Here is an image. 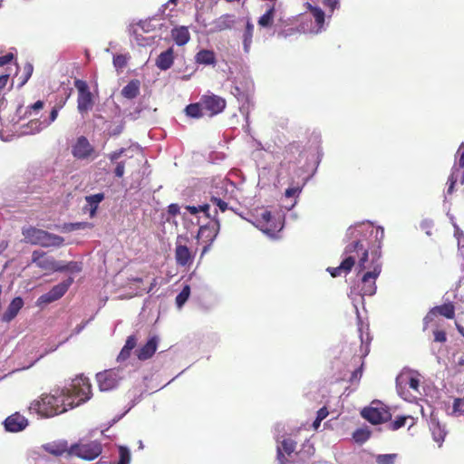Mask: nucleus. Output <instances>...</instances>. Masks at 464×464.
Masks as SVG:
<instances>
[{"instance_id": "obj_64", "label": "nucleus", "mask_w": 464, "mask_h": 464, "mask_svg": "<svg viewBox=\"0 0 464 464\" xmlns=\"http://www.w3.org/2000/svg\"><path fill=\"white\" fill-rule=\"evenodd\" d=\"M209 205L208 204H205V205H202V206H199L198 207V209L200 212H204L206 213L208 216H209L208 214V210H209Z\"/></svg>"}, {"instance_id": "obj_46", "label": "nucleus", "mask_w": 464, "mask_h": 464, "mask_svg": "<svg viewBox=\"0 0 464 464\" xmlns=\"http://www.w3.org/2000/svg\"><path fill=\"white\" fill-rule=\"evenodd\" d=\"M453 411L459 414L464 413V399L457 398L454 400Z\"/></svg>"}, {"instance_id": "obj_7", "label": "nucleus", "mask_w": 464, "mask_h": 464, "mask_svg": "<svg viewBox=\"0 0 464 464\" xmlns=\"http://www.w3.org/2000/svg\"><path fill=\"white\" fill-rule=\"evenodd\" d=\"M72 154L76 160H93L97 157L94 147L90 143L85 136L77 138L72 147Z\"/></svg>"}, {"instance_id": "obj_44", "label": "nucleus", "mask_w": 464, "mask_h": 464, "mask_svg": "<svg viewBox=\"0 0 464 464\" xmlns=\"http://www.w3.org/2000/svg\"><path fill=\"white\" fill-rule=\"evenodd\" d=\"M60 267H65V268L59 270V272H63V271L79 272L82 270V267L79 266V264L77 262H69L65 265H62L60 263Z\"/></svg>"}, {"instance_id": "obj_57", "label": "nucleus", "mask_w": 464, "mask_h": 464, "mask_svg": "<svg viewBox=\"0 0 464 464\" xmlns=\"http://www.w3.org/2000/svg\"><path fill=\"white\" fill-rule=\"evenodd\" d=\"M329 414L327 408L324 406L317 411L316 419L319 420H324Z\"/></svg>"}, {"instance_id": "obj_54", "label": "nucleus", "mask_w": 464, "mask_h": 464, "mask_svg": "<svg viewBox=\"0 0 464 464\" xmlns=\"http://www.w3.org/2000/svg\"><path fill=\"white\" fill-rule=\"evenodd\" d=\"M285 152L286 153L301 152L300 145L296 142L290 143L285 148Z\"/></svg>"}, {"instance_id": "obj_28", "label": "nucleus", "mask_w": 464, "mask_h": 464, "mask_svg": "<svg viewBox=\"0 0 464 464\" xmlns=\"http://www.w3.org/2000/svg\"><path fill=\"white\" fill-rule=\"evenodd\" d=\"M254 35V24L248 20L243 34V48L245 53H249Z\"/></svg>"}, {"instance_id": "obj_1", "label": "nucleus", "mask_w": 464, "mask_h": 464, "mask_svg": "<svg viewBox=\"0 0 464 464\" xmlns=\"http://www.w3.org/2000/svg\"><path fill=\"white\" fill-rule=\"evenodd\" d=\"M91 397L90 380L81 374L72 380L69 387L57 388L49 393H43L39 399L30 403L28 409L43 418H52L86 402Z\"/></svg>"}, {"instance_id": "obj_63", "label": "nucleus", "mask_w": 464, "mask_h": 464, "mask_svg": "<svg viewBox=\"0 0 464 464\" xmlns=\"http://www.w3.org/2000/svg\"><path fill=\"white\" fill-rule=\"evenodd\" d=\"M207 232H210V229L208 228V227H207V226L200 227L199 231H198V236L204 237Z\"/></svg>"}, {"instance_id": "obj_19", "label": "nucleus", "mask_w": 464, "mask_h": 464, "mask_svg": "<svg viewBox=\"0 0 464 464\" xmlns=\"http://www.w3.org/2000/svg\"><path fill=\"white\" fill-rule=\"evenodd\" d=\"M24 306V300L22 297H14L9 304L6 311L2 316V321L5 323L11 322L19 313Z\"/></svg>"}, {"instance_id": "obj_20", "label": "nucleus", "mask_w": 464, "mask_h": 464, "mask_svg": "<svg viewBox=\"0 0 464 464\" xmlns=\"http://www.w3.org/2000/svg\"><path fill=\"white\" fill-rule=\"evenodd\" d=\"M170 35L175 44L179 46L185 45L190 40L188 28L183 25L174 27L170 32Z\"/></svg>"}, {"instance_id": "obj_18", "label": "nucleus", "mask_w": 464, "mask_h": 464, "mask_svg": "<svg viewBox=\"0 0 464 464\" xmlns=\"http://www.w3.org/2000/svg\"><path fill=\"white\" fill-rule=\"evenodd\" d=\"M158 337L152 336L140 348L135 351L136 356L140 361H146L153 356L158 347Z\"/></svg>"}, {"instance_id": "obj_13", "label": "nucleus", "mask_w": 464, "mask_h": 464, "mask_svg": "<svg viewBox=\"0 0 464 464\" xmlns=\"http://www.w3.org/2000/svg\"><path fill=\"white\" fill-rule=\"evenodd\" d=\"M200 99L202 107L209 116H215L221 113L227 105L224 98L215 94L203 95Z\"/></svg>"}, {"instance_id": "obj_29", "label": "nucleus", "mask_w": 464, "mask_h": 464, "mask_svg": "<svg viewBox=\"0 0 464 464\" xmlns=\"http://www.w3.org/2000/svg\"><path fill=\"white\" fill-rule=\"evenodd\" d=\"M430 429L431 430L433 440L440 445L446 436L444 428L440 424L438 420H431Z\"/></svg>"}, {"instance_id": "obj_53", "label": "nucleus", "mask_w": 464, "mask_h": 464, "mask_svg": "<svg viewBox=\"0 0 464 464\" xmlns=\"http://www.w3.org/2000/svg\"><path fill=\"white\" fill-rule=\"evenodd\" d=\"M179 206L176 203H172L170 205H169L168 207V213L172 216V217H175L177 216L178 214H179Z\"/></svg>"}, {"instance_id": "obj_3", "label": "nucleus", "mask_w": 464, "mask_h": 464, "mask_svg": "<svg viewBox=\"0 0 464 464\" xmlns=\"http://www.w3.org/2000/svg\"><path fill=\"white\" fill-rule=\"evenodd\" d=\"M22 234L26 242L32 245H39L44 247L60 246L64 241L63 237L58 235L49 233L34 227L23 228Z\"/></svg>"}, {"instance_id": "obj_11", "label": "nucleus", "mask_w": 464, "mask_h": 464, "mask_svg": "<svg viewBox=\"0 0 464 464\" xmlns=\"http://www.w3.org/2000/svg\"><path fill=\"white\" fill-rule=\"evenodd\" d=\"M32 263L48 273L59 272V270L65 268L60 267V262H57L53 257L48 256L46 253L39 250H34L33 252Z\"/></svg>"}, {"instance_id": "obj_32", "label": "nucleus", "mask_w": 464, "mask_h": 464, "mask_svg": "<svg viewBox=\"0 0 464 464\" xmlns=\"http://www.w3.org/2000/svg\"><path fill=\"white\" fill-rule=\"evenodd\" d=\"M204 108L201 105V101L196 103H190L185 108L186 114L190 118L199 119L204 116Z\"/></svg>"}, {"instance_id": "obj_56", "label": "nucleus", "mask_w": 464, "mask_h": 464, "mask_svg": "<svg viewBox=\"0 0 464 464\" xmlns=\"http://www.w3.org/2000/svg\"><path fill=\"white\" fill-rule=\"evenodd\" d=\"M301 189L299 188H288L285 189V195L286 198H292L300 193Z\"/></svg>"}, {"instance_id": "obj_22", "label": "nucleus", "mask_w": 464, "mask_h": 464, "mask_svg": "<svg viewBox=\"0 0 464 464\" xmlns=\"http://www.w3.org/2000/svg\"><path fill=\"white\" fill-rule=\"evenodd\" d=\"M234 24L233 15L231 14H223L213 21L212 23V31L213 32H222L227 29H230Z\"/></svg>"}, {"instance_id": "obj_15", "label": "nucleus", "mask_w": 464, "mask_h": 464, "mask_svg": "<svg viewBox=\"0 0 464 464\" xmlns=\"http://www.w3.org/2000/svg\"><path fill=\"white\" fill-rule=\"evenodd\" d=\"M28 424V420L18 411L8 416L4 421L5 430L14 433L24 430Z\"/></svg>"}, {"instance_id": "obj_55", "label": "nucleus", "mask_w": 464, "mask_h": 464, "mask_svg": "<svg viewBox=\"0 0 464 464\" xmlns=\"http://www.w3.org/2000/svg\"><path fill=\"white\" fill-rule=\"evenodd\" d=\"M14 59V54L12 53H6L3 56H0V67L4 66Z\"/></svg>"}, {"instance_id": "obj_24", "label": "nucleus", "mask_w": 464, "mask_h": 464, "mask_svg": "<svg viewBox=\"0 0 464 464\" xmlns=\"http://www.w3.org/2000/svg\"><path fill=\"white\" fill-rule=\"evenodd\" d=\"M195 61L198 64L215 65L217 63L216 54L211 50L203 49L197 53Z\"/></svg>"}, {"instance_id": "obj_41", "label": "nucleus", "mask_w": 464, "mask_h": 464, "mask_svg": "<svg viewBox=\"0 0 464 464\" xmlns=\"http://www.w3.org/2000/svg\"><path fill=\"white\" fill-rule=\"evenodd\" d=\"M113 65L116 69H123L127 65V57L123 54L114 55Z\"/></svg>"}, {"instance_id": "obj_8", "label": "nucleus", "mask_w": 464, "mask_h": 464, "mask_svg": "<svg viewBox=\"0 0 464 464\" xmlns=\"http://www.w3.org/2000/svg\"><path fill=\"white\" fill-rule=\"evenodd\" d=\"M96 380L101 391H110L119 385L121 376L120 369H109L96 374Z\"/></svg>"}, {"instance_id": "obj_17", "label": "nucleus", "mask_w": 464, "mask_h": 464, "mask_svg": "<svg viewBox=\"0 0 464 464\" xmlns=\"http://www.w3.org/2000/svg\"><path fill=\"white\" fill-rule=\"evenodd\" d=\"M195 255L186 246L177 244L175 248V259L179 266H190L193 264Z\"/></svg>"}, {"instance_id": "obj_43", "label": "nucleus", "mask_w": 464, "mask_h": 464, "mask_svg": "<svg viewBox=\"0 0 464 464\" xmlns=\"http://www.w3.org/2000/svg\"><path fill=\"white\" fill-rule=\"evenodd\" d=\"M210 202L217 206L221 212H225L228 208L227 203L219 198L211 197Z\"/></svg>"}, {"instance_id": "obj_35", "label": "nucleus", "mask_w": 464, "mask_h": 464, "mask_svg": "<svg viewBox=\"0 0 464 464\" xmlns=\"http://www.w3.org/2000/svg\"><path fill=\"white\" fill-rule=\"evenodd\" d=\"M408 420H413L411 416H398L394 420L391 421L388 429L391 430H397L406 425Z\"/></svg>"}, {"instance_id": "obj_23", "label": "nucleus", "mask_w": 464, "mask_h": 464, "mask_svg": "<svg viewBox=\"0 0 464 464\" xmlns=\"http://www.w3.org/2000/svg\"><path fill=\"white\" fill-rule=\"evenodd\" d=\"M137 342H138V338L136 337V335H130L127 338L124 346L121 350V352H120V353H119V355L117 357V361L118 362H124L128 358H130L131 351L137 345Z\"/></svg>"}, {"instance_id": "obj_5", "label": "nucleus", "mask_w": 464, "mask_h": 464, "mask_svg": "<svg viewBox=\"0 0 464 464\" xmlns=\"http://www.w3.org/2000/svg\"><path fill=\"white\" fill-rule=\"evenodd\" d=\"M102 447L98 441L85 444L74 443L71 446V455L84 460H93L102 454Z\"/></svg>"}, {"instance_id": "obj_21", "label": "nucleus", "mask_w": 464, "mask_h": 464, "mask_svg": "<svg viewBox=\"0 0 464 464\" xmlns=\"http://www.w3.org/2000/svg\"><path fill=\"white\" fill-rule=\"evenodd\" d=\"M174 58V50L169 47L157 57L156 66L162 71H166L173 65Z\"/></svg>"}, {"instance_id": "obj_6", "label": "nucleus", "mask_w": 464, "mask_h": 464, "mask_svg": "<svg viewBox=\"0 0 464 464\" xmlns=\"http://www.w3.org/2000/svg\"><path fill=\"white\" fill-rule=\"evenodd\" d=\"M372 256H376V252L372 251ZM371 271L366 272L362 277V292L363 295H373L376 292V284L375 280L380 276L382 271L381 264L377 263L375 258L373 257L371 265Z\"/></svg>"}, {"instance_id": "obj_26", "label": "nucleus", "mask_w": 464, "mask_h": 464, "mask_svg": "<svg viewBox=\"0 0 464 464\" xmlns=\"http://www.w3.org/2000/svg\"><path fill=\"white\" fill-rule=\"evenodd\" d=\"M352 260L349 258H343L341 264L336 267H328L327 271L333 277L342 276V274L347 275L351 270Z\"/></svg>"}, {"instance_id": "obj_61", "label": "nucleus", "mask_w": 464, "mask_h": 464, "mask_svg": "<svg viewBox=\"0 0 464 464\" xmlns=\"http://www.w3.org/2000/svg\"><path fill=\"white\" fill-rule=\"evenodd\" d=\"M122 130H123V125L121 124V125H118L110 134L112 136H116V135H119L120 133H121Z\"/></svg>"}, {"instance_id": "obj_39", "label": "nucleus", "mask_w": 464, "mask_h": 464, "mask_svg": "<svg viewBox=\"0 0 464 464\" xmlns=\"http://www.w3.org/2000/svg\"><path fill=\"white\" fill-rule=\"evenodd\" d=\"M397 454H382L376 457L378 464H394Z\"/></svg>"}, {"instance_id": "obj_12", "label": "nucleus", "mask_w": 464, "mask_h": 464, "mask_svg": "<svg viewBox=\"0 0 464 464\" xmlns=\"http://www.w3.org/2000/svg\"><path fill=\"white\" fill-rule=\"evenodd\" d=\"M72 282L73 279L72 277H69L67 280L53 286V288L48 293L42 295L38 298L37 303L39 304H47L60 299L68 291Z\"/></svg>"}, {"instance_id": "obj_52", "label": "nucleus", "mask_w": 464, "mask_h": 464, "mask_svg": "<svg viewBox=\"0 0 464 464\" xmlns=\"http://www.w3.org/2000/svg\"><path fill=\"white\" fill-rule=\"evenodd\" d=\"M408 385L411 389L413 391L418 392L419 386H420V380L417 377H410L408 381Z\"/></svg>"}, {"instance_id": "obj_51", "label": "nucleus", "mask_w": 464, "mask_h": 464, "mask_svg": "<svg viewBox=\"0 0 464 464\" xmlns=\"http://www.w3.org/2000/svg\"><path fill=\"white\" fill-rule=\"evenodd\" d=\"M58 111H59V108L56 106L52 109L50 115H49V119L44 120L47 126H49L52 122H53L57 119Z\"/></svg>"}, {"instance_id": "obj_45", "label": "nucleus", "mask_w": 464, "mask_h": 464, "mask_svg": "<svg viewBox=\"0 0 464 464\" xmlns=\"http://www.w3.org/2000/svg\"><path fill=\"white\" fill-rule=\"evenodd\" d=\"M282 447L284 451L290 455L295 450V442L292 440H285L282 442Z\"/></svg>"}, {"instance_id": "obj_33", "label": "nucleus", "mask_w": 464, "mask_h": 464, "mask_svg": "<svg viewBox=\"0 0 464 464\" xmlns=\"http://www.w3.org/2000/svg\"><path fill=\"white\" fill-rule=\"evenodd\" d=\"M307 8L314 16L317 26L319 28L323 27L325 18L324 12L320 7L313 6L311 4L307 5Z\"/></svg>"}, {"instance_id": "obj_10", "label": "nucleus", "mask_w": 464, "mask_h": 464, "mask_svg": "<svg viewBox=\"0 0 464 464\" xmlns=\"http://www.w3.org/2000/svg\"><path fill=\"white\" fill-rule=\"evenodd\" d=\"M256 226L264 233L268 235H275L282 228V225L271 214L269 210H263L262 213L256 218Z\"/></svg>"}, {"instance_id": "obj_59", "label": "nucleus", "mask_w": 464, "mask_h": 464, "mask_svg": "<svg viewBox=\"0 0 464 464\" xmlns=\"http://www.w3.org/2000/svg\"><path fill=\"white\" fill-rule=\"evenodd\" d=\"M8 80H9V74H1L0 75V92L6 86Z\"/></svg>"}, {"instance_id": "obj_47", "label": "nucleus", "mask_w": 464, "mask_h": 464, "mask_svg": "<svg viewBox=\"0 0 464 464\" xmlns=\"http://www.w3.org/2000/svg\"><path fill=\"white\" fill-rule=\"evenodd\" d=\"M124 152H125V149L121 148L120 150L111 152L108 155V159L111 160V162H117V160L121 157V155Z\"/></svg>"}, {"instance_id": "obj_49", "label": "nucleus", "mask_w": 464, "mask_h": 464, "mask_svg": "<svg viewBox=\"0 0 464 464\" xmlns=\"http://www.w3.org/2000/svg\"><path fill=\"white\" fill-rule=\"evenodd\" d=\"M124 169H125V162L124 161H119L116 164V168L114 169V175L117 178H121L124 175Z\"/></svg>"}, {"instance_id": "obj_27", "label": "nucleus", "mask_w": 464, "mask_h": 464, "mask_svg": "<svg viewBox=\"0 0 464 464\" xmlns=\"http://www.w3.org/2000/svg\"><path fill=\"white\" fill-rule=\"evenodd\" d=\"M104 193H97L85 197V200L89 206L90 216L94 217L99 204L104 199Z\"/></svg>"}, {"instance_id": "obj_58", "label": "nucleus", "mask_w": 464, "mask_h": 464, "mask_svg": "<svg viewBox=\"0 0 464 464\" xmlns=\"http://www.w3.org/2000/svg\"><path fill=\"white\" fill-rule=\"evenodd\" d=\"M72 229H80V228H85V227H92V225L87 222H78V223H72L70 225Z\"/></svg>"}, {"instance_id": "obj_30", "label": "nucleus", "mask_w": 464, "mask_h": 464, "mask_svg": "<svg viewBox=\"0 0 464 464\" xmlns=\"http://www.w3.org/2000/svg\"><path fill=\"white\" fill-rule=\"evenodd\" d=\"M139 93H140V85L137 81L130 82L121 90L122 96L127 99H133V98L137 97L139 95Z\"/></svg>"}, {"instance_id": "obj_37", "label": "nucleus", "mask_w": 464, "mask_h": 464, "mask_svg": "<svg viewBox=\"0 0 464 464\" xmlns=\"http://www.w3.org/2000/svg\"><path fill=\"white\" fill-rule=\"evenodd\" d=\"M130 453L128 448L124 446L119 447V461L117 464H130Z\"/></svg>"}, {"instance_id": "obj_2", "label": "nucleus", "mask_w": 464, "mask_h": 464, "mask_svg": "<svg viewBox=\"0 0 464 464\" xmlns=\"http://www.w3.org/2000/svg\"><path fill=\"white\" fill-rule=\"evenodd\" d=\"M347 237L350 242L345 246L344 258L352 260L351 270L357 264L359 272L371 268L368 266L371 240L374 238L377 248H381L382 240L384 237V230L370 224H359L347 229Z\"/></svg>"}, {"instance_id": "obj_25", "label": "nucleus", "mask_w": 464, "mask_h": 464, "mask_svg": "<svg viewBox=\"0 0 464 464\" xmlns=\"http://www.w3.org/2000/svg\"><path fill=\"white\" fill-rule=\"evenodd\" d=\"M460 168H464V152L460 155V158L459 160V167H453L451 173L448 179V190L447 193L449 195L452 194L454 192L455 184L457 183L459 179V174L460 172Z\"/></svg>"}, {"instance_id": "obj_38", "label": "nucleus", "mask_w": 464, "mask_h": 464, "mask_svg": "<svg viewBox=\"0 0 464 464\" xmlns=\"http://www.w3.org/2000/svg\"><path fill=\"white\" fill-rule=\"evenodd\" d=\"M28 127L31 129V133H37L42 131L47 127L45 121H39L37 119L32 120L28 123Z\"/></svg>"}, {"instance_id": "obj_31", "label": "nucleus", "mask_w": 464, "mask_h": 464, "mask_svg": "<svg viewBox=\"0 0 464 464\" xmlns=\"http://www.w3.org/2000/svg\"><path fill=\"white\" fill-rule=\"evenodd\" d=\"M275 12V6H270L266 12L259 17L257 21L258 25L264 28L271 27L274 23Z\"/></svg>"}, {"instance_id": "obj_34", "label": "nucleus", "mask_w": 464, "mask_h": 464, "mask_svg": "<svg viewBox=\"0 0 464 464\" xmlns=\"http://www.w3.org/2000/svg\"><path fill=\"white\" fill-rule=\"evenodd\" d=\"M190 295V286L188 285H184L181 292L176 297V304L179 308H181L184 304L188 301Z\"/></svg>"}, {"instance_id": "obj_9", "label": "nucleus", "mask_w": 464, "mask_h": 464, "mask_svg": "<svg viewBox=\"0 0 464 464\" xmlns=\"http://www.w3.org/2000/svg\"><path fill=\"white\" fill-rule=\"evenodd\" d=\"M438 315H441L447 319H453L455 317L454 304L450 302L432 307L423 318L424 330L428 328L429 324L432 323Z\"/></svg>"}, {"instance_id": "obj_62", "label": "nucleus", "mask_w": 464, "mask_h": 464, "mask_svg": "<svg viewBox=\"0 0 464 464\" xmlns=\"http://www.w3.org/2000/svg\"><path fill=\"white\" fill-rule=\"evenodd\" d=\"M8 247V242L5 239H0V254Z\"/></svg>"}, {"instance_id": "obj_4", "label": "nucleus", "mask_w": 464, "mask_h": 464, "mask_svg": "<svg viewBox=\"0 0 464 464\" xmlns=\"http://www.w3.org/2000/svg\"><path fill=\"white\" fill-rule=\"evenodd\" d=\"M74 86L78 91L77 110L82 115L86 114L94 105L92 94L85 81L76 79L74 81Z\"/></svg>"}, {"instance_id": "obj_14", "label": "nucleus", "mask_w": 464, "mask_h": 464, "mask_svg": "<svg viewBox=\"0 0 464 464\" xmlns=\"http://www.w3.org/2000/svg\"><path fill=\"white\" fill-rule=\"evenodd\" d=\"M362 416L372 424L387 422L392 418L390 411L382 406L365 408L362 411Z\"/></svg>"}, {"instance_id": "obj_42", "label": "nucleus", "mask_w": 464, "mask_h": 464, "mask_svg": "<svg viewBox=\"0 0 464 464\" xmlns=\"http://www.w3.org/2000/svg\"><path fill=\"white\" fill-rule=\"evenodd\" d=\"M33 71H34L33 64L30 63H26L24 66V75H23V80L21 82V85H24L27 82V81L32 76Z\"/></svg>"}, {"instance_id": "obj_50", "label": "nucleus", "mask_w": 464, "mask_h": 464, "mask_svg": "<svg viewBox=\"0 0 464 464\" xmlns=\"http://www.w3.org/2000/svg\"><path fill=\"white\" fill-rule=\"evenodd\" d=\"M362 366L363 362L361 363L360 367L354 370L351 375L350 382H353L355 381H359L362 374Z\"/></svg>"}, {"instance_id": "obj_60", "label": "nucleus", "mask_w": 464, "mask_h": 464, "mask_svg": "<svg viewBox=\"0 0 464 464\" xmlns=\"http://www.w3.org/2000/svg\"><path fill=\"white\" fill-rule=\"evenodd\" d=\"M324 4L331 8L332 11L336 7L337 5V0H324Z\"/></svg>"}, {"instance_id": "obj_40", "label": "nucleus", "mask_w": 464, "mask_h": 464, "mask_svg": "<svg viewBox=\"0 0 464 464\" xmlns=\"http://www.w3.org/2000/svg\"><path fill=\"white\" fill-rule=\"evenodd\" d=\"M370 437V433L362 429H358L353 433V438L356 442L362 443Z\"/></svg>"}, {"instance_id": "obj_36", "label": "nucleus", "mask_w": 464, "mask_h": 464, "mask_svg": "<svg viewBox=\"0 0 464 464\" xmlns=\"http://www.w3.org/2000/svg\"><path fill=\"white\" fill-rule=\"evenodd\" d=\"M44 107V102L43 101H37L34 104L28 106L24 112L25 117H31L33 114L37 115L38 112L43 110Z\"/></svg>"}, {"instance_id": "obj_16", "label": "nucleus", "mask_w": 464, "mask_h": 464, "mask_svg": "<svg viewBox=\"0 0 464 464\" xmlns=\"http://www.w3.org/2000/svg\"><path fill=\"white\" fill-rule=\"evenodd\" d=\"M44 451L54 456L61 457L63 455L72 456L71 455V446L68 445L67 440H55L49 443H46L43 446Z\"/></svg>"}, {"instance_id": "obj_48", "label": "nucleus", "mask_w": 464, "mask_h": 464, "mask_svg": "<svg viewBox=\"0 0 464 464\" xmlns=\"http://www.w3.org/2000/svg\"><path fill=\"white\" fill-rule=\"evenodd\" d=\"M434 341L438 343H445L447 340L446 333L442 330H436L433 332Z\"/></svg>"}]
</instances>
